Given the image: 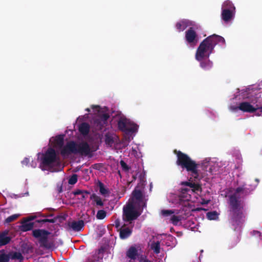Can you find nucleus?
<instances>
[{
  "mask_svg": "<svg viewBox=\"0 0 262 262\" xmlns=\"http://www.w3.org/2000/svg\"><path fill=\"white\" fill-rule=\"evenodd\" d=\"M249 193V190L243 186L236 188L235 192L229 197V220L234 230L244 222V203L240 199L241 195L246 196Z\"/></svg>",
  "mask_w": 262,
  "mask_h": 262,
  "instance_id": "nucleus-1",
  "label": "nucleus"
},
{
  "mask_svg": "<svg viewBox=\"0 0 262 262\" xmlns=\"http://www.w3.org/2000/svg\"><path fill=\"white\" fill-rule=\"evenodd\" d=\"M217 44L225 46L226 42L223 37L215 34L208 36L198 47L195 55V59L200 61L204 58H209Z\"/></svg>",
  "mask_w": 262,
  "mask_h": 262,
  "instance_id": "nucleus-2",
  "label": "nucleus"
},
{
  "mask_svg": "<svg viewBox=\"0 0 262 262\" xmlns=\"http://www.w3.org/2000/svg\"><path fill=\"white\" fill-rule=\"evenodd\" d=\"M177 155V160L176 163L183 169H186L188 172L191 173L192 177L195 179H199V174L198 166L195 162L192 160L187 154L177 150H174Z\"/></svg>",
  "mask_w": 262,
  "mask_h": 262,
  "instance_id": "nucleus-3",
  "label": "nucleus"
},
{
  "mask_svg": "<svg viewBox=\"0 0 262 262\" xmlns=\"http://www.w3.org/2000/svg\"><path fill=\"white\" fill-rule=\"evenodd\" d=\"M51 233L45 229H36L32 230V236L37 239L39 246L47 249L54 246V241L49 235Z\"/></svg>",
  "mask_w": 262,
  "mask_h": 262,
  "instance_id": "nucleus-4",
  "label": "nucleus"
},
{
  "mask_svg": "<svg viewBox=\"0 0 262 262\" xmlns=\"http://www.w3.org/2000/svg\"><path fill=\"white\" fill-rule=\"evenodd\" d=\"M41 161L42 166L50 170L52 169L55 166L59 165L60 163V159L53 148H49L42 155Z\"/></svg>",
  "mask_w": 262,
  "mask_h": 262,
  "instance_id": "nucleus-5",
  "label": "nucleus"
},
{
  "mask_svg": "<svg viewBox=\"0 0 262 262\" xmlns=\"http://www.w3.org/2000/svg\"><path fill=\"white\" fill-rule=\"evenodd\" d=\"M181 185L189 187V188H182L179 194V200L181 201H189L191 198L190 193L196 191H202L201 185L192 182H182Z\"/></svg>",
  "mask_w": 262,
  "mask_h": 262,
  "instance_id": "nucleus-6",
  "label": "nucleus"
},
{
  "mask_svg": "<svg viewBox=\"0 0 262 262\" xmlns=\"http://www.w3.org/2000/svg\"><path fill=\"white\" fill-rule=\"evenodd\" d=\"M141 213L138 211L133 203H128L123 208V220L132 224L133 221L136 220Z\"/></svg>",
  "mask_w": 262,
  "mask_h": 262,
  "instance_id": "nucleus-7",
  "label": "nucleus"
},
{
  "mask_svg": "<svg viewBox=\"0 0 262 262\" xmlns=\"http://www.w3.org/2000/svg\"><path fill=\"white\" fill-rule=\"evenodd\" d=\"M118 127L120 130L126 133H135L138 129V126L136 124L131 123L126 118H121L118 121Z\"/></svg>",
  "mask_w": 262,
  "mask_h": 262,
  "instance_id": "nucleus-8",
  "label": "nucleus"
},
{
  "mask_svg": "<svg viewBox=\"0 0 262 262\" xmlns=\"http://www.w3.org/2000/svg\"><path fill=\"white\" fill-rule=\"evenodd\" d=\"M92 150L89 144L85 141H82L77 143L76 154H79L82 156H91Z\"/></svg>",
  "mask_w": 262,
  "mask_h": 262,
  "instance_id": "nucleus-9",
  "label": "nucleus"
},
{
  "mask_svg": "<svg viewBox=\"0 0 262 262\" xmlns=\"http://www.w3.org/2000/svg\"><path fill=\"white\" fill-rule=\"evenodd\" d=\"M185 38L186 41L191 46H195L199 41V36L192 27H190L186 32Z\"/></svg>",
  "mask_w": 262,
  "mask_h": 262,
  "instance_id": "nucleus-10",
  "label": "nucleus"
},
{
  "mask_svg": "<svg viewBox=\"0 0 262 262\" xmlns=\"http://www.w3.org/2000/svg\"><path fill=\"white\" fill-rule=\"evenodd\" d=\"M76 145L77 143L73 141L68 142L61 150V155L63 156H69L72 154L76 155Z\"/></svg>",
  "mask_w": 262,
  "mask_h": 262,
  "instance_id": "nucleus-11",
  "label": "nucleus"
},
{
  "mask_svg": "<svg viewBox=\"0 0 262 262\" xmlns=\"http://www.w3.org/2000/svg\"><path fill=\"white\" fill-rule=\"evenodd\" d=\"M110 117L108 114L105 113L99 116L94 120V124L98 129L101 130L107 123V119Z\"/></svg>",
  "mask_w": 262,
  "mask_h": 262,
  "instance_id": "nucleus-12",
  "label": "nucleus"
},
{
  "mask_svg": "<svg viewBox=\"0 0 262 262\" xmlns=\"http://www.w3.org/2000/svg\"><path fill=\"white\" fill-rule=\"evenodd\" d=\"M68 227L73 231L78 232L81 231L84 226V222L83 220L78 221H73L68 223Z\"/></svg>",
  "mask_w": 262,
  "mask_h": 262,
  "instance_id": "nucleus-13",
  "label": "nucleus"
},
{
  "mask_svg": "<svg viewBox=\"0 0 262 262\" xmlns=\"http://www.w3.org/2000/svg\"><path fill=\"white\" fill-rule=\"evenodd\" d=\"M238 109L244 112L252 113L255 112L258 108L254 107L249 102H243L239 104Z\"/></svg>",
  "mask_w": 262,
  "mask_h": 262,
  "instance_id": "nucleus-14",
  "label": "nucleus"
},
{
  "mask_svg": "<svg viewBox=\"0 0 262 262\" xmlns=\"http://www.w3.org/2000/svg\"><path fill=\"white\" fill-rule=\"evenodd\" d=\"M234 12L227 9H222V19L225 23L229 22L234 17Z\"/></svg>",
  "mask_w": 262,
  "mask_h": 262,
  "instance_id": "nucleus-15",
  "label": "nucleus"
},
{
  "mask_svg": "<svg viewBox=\"0 0 262 262\" xmlns=\"http://www.w3.org/2000/svg\"><path fill=\"white\" fill-rule=\"evenodd\" d=\"M191 26H192V23L190 20L182 19L176 24V27L179 32H181Z\"/></svg>",
  "mask_w": 262,
  "mask_h": 262,
  "instance_id": "nucleus-16",
  "label": "nucleus"
},
{
  "mask_svg": "<svg viewBox=\"0 0 262 262\" xmlns=\"http://www.w3.org/2000/svg\"><path fill=\"white\" fill-rule=\"evenodd\" d=\"M132 233V229L129 227H125L124 225L120 229L119 235L121 239H124L130 236Z\"/></svg>",
  "mask_w": 262,
  "mask_h": 262,
  "instance_id": "nucleus-17",
  "label": "nucleus"
},
{
  "mask_svg": "<svg viewBox=\"0 0 262 262\" xmlns=\"http://www.w3.org/2000/svg\"><path fill=\"white\" fill-rule=\"evenodd\" d=\"M199 61L200 62V67L204 70H209L213 67V62L208 58L203 59Z\"/></svg>",
  "mask_w": 262,
  "mask_h": 262,
  "instance_id": "nucleus-18",
  "label": "nucleus"
},
{
  "mask_svg": "<svg viewBox=\"0 0 262 262\" xmlns=\"http://www.w3.org/2000/svg\"><path fill=\"white\" fill-rule=\"evenodd\" d=\"M138 255V250L135 247H130L126 252V256L131 259L135 260Z\"/></svg>",
  "mask_w": 262,
  "mask_h": 262,
  "instance_id": "nucleus-19",
  "label": "nucleus"
},
{
  "mask_svg": "<svg viewBox=\"0 0 262 262\" xmlns=\"http://www.w3.org/2000/svg\"><path fill=\"white\" fill-rule=\"evenodd\" d=\"M90 125L86 122L81 123L79 126V131L83 135L85 136L89 134L90 132Z\"/></svg>",
  "mask_w": 262,
  "mask_h": 262,
  "instance_id": "nucleus-20",
  "label": "nucleus"
},
{
  "mask_svg": "<svg viewBox=\"0 0 262 262\" xmlns=\"http://www.w3.org/2000/svg\"><path fill=\"white\" fill-rule=\"evenodd\" d=\"M7 231H5L0 234V246L6 245L10 242L11 238L7 236Z\"/></svg>",
  "mask_w": 262,
  "mask_h": 262,
  "instance_id": "nucleus-21",
  "label": "nucleus"
},
{
  "mask_svg": "<svg viewBox=\"0 0 262 262\" xmlns=\"http://www.w3.org/2000/svg\"><path fill=\"white\" fill-rule=\"evenodd\" d=\"M9 259H11L13 260L17 259L20 261V262H21L24 260V256H23L22 254L18 252H15V251H11L9 252L8 253Z\"/></svg>",
  "mask_w": 262,
  "mask_h": 262,
  "instance_id": "nucleus-22",
  "label": "nucleus"
},
{
  "mask_svg": "<svg viewBox=\"0 0 262 262\" xmlns=\"http://www.w3.org/2000/svg\"><path fill=\"white\" fill-rule=\"evenodd\" d=\"M34 223L28 222L26 220L20 226V230L23 232L31 230L34 227Z\"/></svg>",
  "mask_w": 262,
  "mask_h": 262,
  "instance_id": "nucleus-23",
  "label": "nucleus"
},
{
  "mask_svg": "<svg viewBox=\"0 0 262 262\" xmlns=\"http://www.w3.org/2000/svg\"><path fill=\"white\" fill-rule=\"evenodd\" d=\"M98 186L99 188V192L101 193V194L104 196L108 195L110 193L109 190L108 189L105 187L103 183H102L100 181H99L98 183Z\"/></svg>",
  "mask_w": 262,
  "mask_h": 262,
  "instance_id": "nucleus-24",
  "label": "nucleus"
},
{
  "mask_svg": "<svg viewBox=\"0 0 262 262\" xmlns=\"http://www.w3.org/2000/svg\"><path fill=\"white\" fill-rule=\"evenodd\" d=\"M20 248L21 250L24 254H29L33 251L32 247L27 243H23L21 245Z\"/></svg>",
  "mask_w": 262,
  "mask_h": 262,
  "instance_id": "nucleus-25",
  "label": "nucleus"
},
{
  "mask_svg": "<svg viewBox=\"0 0 262 262\" xmlns=\"http://www.w3.org/2000/svg\"><path fill=\"white\" fill-rule=\"evenodd\" d=\"M222 9H227L235 11V8L231 1L227 0L223 3Z\"/></svg>",
  "mask_w": 262,
  "mask_h": 262,
  "instance_id": "nucleus-26",
  "label": "nucleus"
},
{
  "mask_svg": "<svg viewBox=\"0 0 262 262\" xmlns=\"http://www.w3.org/2000/svg\"><path fill=\"white\" fill-rule=\"evenodd\" d=\"M150 248L155 253L159 254L160 252V243L159 241L152 242L150 245Z\"/></svg>",
  "mask_w": 262,
  "mask_h": 262,
  "instance_id": "nucleus-27",
  "label": "nucleus"
},
{
  "mask_svg": "<svg viewBox=\"0 0 262 262\" xmlns=\"http://www.w3.org/2000/svg\"><path fill=\"white\" fill-rule=\"evenodd\" d=\"M90 199L91 200H93L97 206H103L104 205L100 197L96 195L95 193H93L91 195Z\"/></svg>",
  "mask_w": 262,
  "mask_h": 262,
  "instance_id": "nucleus-28",
  "label": "nucleus"
},
{
  "mask_svg": "<svg viewBox=\"0 0 262 262\" xmlns=\"http://www.w3.org/2000/svg\"><path fill=\"white\" fill-rule=\"evenodd\" d=\"M133 196L136 200L141 201L143 199V194L140 190H135L133 192Z\"/></svg>",
  "mask_w": 262,
  "mask_h": 262,
  "instance_id": "nucleus-29",
  "label": "nucleus"
},
{
  "mask_svg": "<svg viewBox=\"0 0 262 262\" xmlns=\"http://www.w3.org/2000/svg\"><path fill=\"white\" fill-rule=\"evenodd\" d=\"M58 219H59V222H61L62 221L66 219V217L61 215H57L52 219H46L45 221H46V223L49 222L51 223H54L56 222Z\"/></svg>",
  "mask_w": 262,
  "mask_h": 262,
  "instance_id": "nucleus-30",
  "label": "nucleus"
},
{
  "mask_svg": "<svg viewBox=\"0 0 262 262\" xmlns=\"http://www.w3.org/2000/svg\"><path fill=\"white\" fill-rule=\"evenodd\" d=\"M55 143L56 145L59 147L63 146L64 143L63 137L62 135L56 136L55 139Z\"/></svg>",
  "mask_w": 262,
  "mask_h": 262,
  "instance_id": "nucleus-31",
  "label": "nucleus"
},
{
  "mask_svg": "<svg viewBox=\"0 0 262 262\" xmlns=\"http://www.w3.org/2000/svg\"><path fill=\"white\" fill-rule=\"evenodd\" d=\"M104 252V248L102 247H101L100 248H99L98 251L97 253L95 254L96 256H97V258L95 259V261H98L99 260L102 259L103 258V254Z\"/></svg>",
  "mask_w": 262,
  "mask_h": 262,
  "instance_id": "nucleus-32",
  "label": "nucleus"
},
{
  "mask_svg": "<svg viewBox=\"0 0 262 262\" xmlns=\"http://www.w3.org/2000/svg\"><path fill=\"white\" fill-rule=\"evenodd\" d=\"M2 251H1L0 253V262H9L10 260L9 254L2 253Z\"/></svg>",
  "mask_w": 262,
  "mask_h": 262,
  "instance_id": "nucleus-33",
  "label": "nucleus"
},
{
  "mask_svg": "<svg viewBox=\"0 0 262 262\" xmlns=\"http://www.w3.org/2000/svg\"><path fill=\"white\" fill-rule=\"evenodd\" d=\"M106 215V213L104 210H98L97 213L96 217L97 219L102 220L105 217Z\"/></svg>",
  "mask_w": 262,
  "mask_h": 262,
  "instance_id": "nucleus-34",
  "label": "nucleus"
},
{
  "mask_svg": "<svg viewBox=\"0 0 262 262\" xmlns=\"http://www.w3.org/2000/svg\"><path fill=\"white\" fill-rule=\"evenodd\" d=\"M19 214H14L12 215L8 216L5 221L6 223H10L16 220L19 216Z\"/></svg>",
  "mask_w": 262,
  "mask_h": 262,
  "instance_id": "nucleus-35",
  "label": "nucleus"
},
{
  "mask_svg": "<svg viewBox=\"0 0 262 262\" xmlns=\"http://www.w3.org/2000/svg\"><path fill=\"white\" fill-rule=\"evenodd\" d=\"M77 175L76 174H73L69 179L68 183L70 185H74L77 182Z\"/></svg>",
  "mask_w": 262,
  "mask_h": 262,
  "instance_id": "nucleus-36",
  "label": "nucleus"
},
{
  "mask_svg": "<svg viewBox=\"0 0 262 262\" xmlns=\"http://www.w3.org/2000/svg\"><path fill=\"white\" fill-rule=\"evenodd\" d=\"M171 223L174 225H177L179 222L181 221V218L179 216L173 215L170 219Z\"/></svg>",
  "mask_w": 262,
  "mask_h": 262,
  "instance_id": "nucleus-37",
  "label": "nucleus"
},
{
  "mask_svg": "<svg viewBox=\"0 0 262 262\" xmlns=\"http://www.w3.org/2000/svg\"><path fill=\"white\" fill-rule=\"evenodd\" d=\"M217 213L215 211H211L207 213V217L210 220H215L217 217Z\"/></svg>",
  "mask_w": 262,
  "mask_h": 262,
  "instance_id": "nucleus-38",
  "label": "nucleus"
},
{
  "mask_svg": "<svg viewBox=\"0 0 262 262\" xmlns=\"http://www.w3.org/2000/svg\"><path fill=\"white\" fill-rule=\"evenodd\" d=\"M174 213V211L171 210H162L161 211V214L164 216H168Z\"/></svg>",
  "mask_w": 262,
  "mask_h": 262,
  "instance_id": "nucleus-39",
  "label": "nucleus"
},
{
  "mask_svg": "<svg viewBox=\"0 0 262 262\" xmlns=\"http://www.w3.org/2000/svg\"><path fill=\"white\" fill-rule=\"evenodd\" d=\"M120 163V165L123 170H124L125 171L129 170V169L130 168L127 165V164L123 160H121Z\"/></svg>",
  "mask_w": 262,
  "mask_h": 262,
  "instance_id": "nucleus-40",
  "label": "nucleus"
},
{
  "mask_svg": "<svg viewBox=\"0 0 262 262\" xmlns=\"http://www.w3.org/2000/svg\"><path fill=\"white\" fill-rule=\"evenodd\" d=\"M114 142L113 139L112 137L109 136H105V143L107 144H112Z\"/></svg>",
  "mask_w": 262,
  "mask_h": 262,
  "instance_id": "nucleus-41",
  "label": "nucleus"
},
{
  "mask_svg": "<svg viewBox=\"0 0 262 262\" xmlns=\"http://www.w3.org/2000/svg\"><path fill=\"white\" fill-rule=\"evenodd\" d=\"M239 238L238 237V236H236L235 237H234V239L233 240V241H232L231 243V247L232 248L234 246H235L239 242Z\"/></svg>",
  "mask_w": 262,
  "mask_h": 262,
  "instance_id": "nucleus-42",
  "label": "nucleus"
},
{
  "mask_svg": "<svg viewBox=\"0 0 262 262\" xmlns=\"http://www.w3.org/2000/svg\"><path fill=\"white\" fill-rule=\"evenodd\" d=\"M90 194V192L86 190H83V193L81 194V199L85 200L88 197V195Z\"/></svg>",
  "mask_w": 262,
  "mask_h": 262,
  "instance_id": "nucleus-43",
  "label": "nucleus"
},
{
  "mask_svg": "<svg viewBox=\"0 0 262 262\" xmlns=\"http://www.w3.org/2000/svg\"><path fill=\"white\" fill-rule=\"evenodd\" d=\"M30 162V160L28 158H25L21 161V164L23 165L27 166Z\"/></svg>",
  "mask_w": 262,
  "mask_h": 262,
  "instance_id": "nucleus-44",
  "label": "nucleus"
},
{
  "mask_svg": "<svg viewBox=\"0 0 262 262\" xmlns=\"http://www.w3.org/2000/svg\"><path fill=\"white\" fill-rule=\"evenodd\" d=\"M82 193H83V190H80V189H77L73 192V193L75 195L82 194Z\"/></svg>",
  "mask_w": 262,
  "mask_h": 262,
  "instance_id": "nucleus-45",
  "label": "nucleus"
},
{
  "mask_svg": "<svg viewBox=\"0 0 262 262\" xmlns=\"http://www.w3.org/2000/svg\"><path fill=\"white\" fill-rule=\"evenodd\" d=\"M146 256L143 255H141L138 257V260L140 262H143L144 260H147Z\"/></svg>",
  "mask_w": 262,
  "mask_h": 262,
  "instance_id": "nucleus-46",
  "label": "nucleus"
},
{
  "mask_svg": "<svg viewBox=\"0 0 262 262\" xmlns=\"http://www.w3.org/2000/svg\"><path fill=\"white\" fill-rule=\"evenodd\" d=\"M210 202V200H205V199H201V204L202 205H207Z\"/></svg>",
  "mask_w": 262,
  "mask_h": 262,
  "instance_id": "nucleus-47",
  "label": "nucleus"
},
{
  "mask_svg": "<svg viewBox=\"0 0 262 262\" xmlns=\"http://www.w3.org/2000/svg\"><path fill=\"white\" fill-rule=\"evenodd\" d=\"M35 218H36V216L31 215V216L28 217L27 219H26V221H27V222H29V221H32L33 220H34Z\"/></svg>",
  "mask_w": 262,
  "mask_h": 262,
  "instance_id": "nucleus-48",
  "label": "nucleus"
},
{
  "mask_svg": "<svg viewBox=\"0 0 262 262\" xmlns=\"http://www.w3.org/2000/svg\"><path fill=\"white\" fill-rule=\"evenodd\" d=\"M115 224L116 228H118L120 227V221L119 219L116 220L115 221Z\"/></svg>",
  "mask_w": 262,
  "mask_h": 262,
  "instance_id": "nucleus-49",
  "label": "nucleus"
},
{
  "mask_svg": "<svg viewBox=\"0 0 262 262\" xmlns=\"http://www.w3.org/2000/svg\"><path fill=\"white\" fill-rule=\"evenodd\" d=\"M45 219H42V220H37L36 222L39 223H46V221H45Z\"/></svg>",
  "mask_w": 262,
  "mask_h": 262,
  "instance_id": "nucleus-50",
  "label": "nucleus"
},
{
  "mask_svg": "<svg viewBox=\"0 0 262 262\" xmlns=\"http://www.w3.org/2000/svg\"><path fill=\"white\" fill-rule=\"evenodd\" d=\"M231 110H232L233 111H236V110H237V109H238V106H237V107H235V106H231Z\"/></svg>",
  "mask_w": 262,
  "mask_h": 262,
  "instance_id": "nucleus-51",
  "label": "nucleus"
},
{
  "mask_svg": "<svg viewBox=\"0 0 262 262\" xmlns=\"http://www.w3.org/2000/svg\"><path fill=\"white\" fill-rule=\"evenodd\" d=\"M40 216L41 217H48V214L40 213Z\"/></svg>",
  "mask_w": 262,
  "mask_h": 262,
  "instance_id": "nucleus-52",
  "label": "nucleus"
},
{
  "mask_svg": "<svg viewBox=\"0 0 262 262\" xmlns=\"http://www.w3.org/2000/svg\"><path fill=\"white\" fill-rule=\"evenodd\" d=\"M62 192V187L61 186L59 189H58V192L59 193H60Z\"/></svg>",
  "mask_w": 262,
  "mask_h": 262,
  "instance_id": "nucleus-53",
  "label": "nucleus"
},
{
  "mask_svg": "<svg viewBox=\"0 0 262 262\" xmlns=\"http://www.w3.org/2000/svg\"><path fill=\"white\" fill-rule=\"evenodd\" d=\"M143 262H151V261L149 259H147V260H144Z\"/></svg>",
  "mask_w": 262,
  "mask_h": 262,
  "instance_id": "nucleus-54",
  "label": "nucleus"
},
{
  "mask_svg": "<svg viewBox=\"0 0 262 262\" xmlns=\"http://www.w3.org/2000/svg\"><path fill=\"white\" fill-rule=\"evenodd\" d=\"M258 109H259L260 110V112L261 113H262V106L261 107H260L259 108H257Z\"/></svg>",
  "mask_w": 262,
  "mask_h": 262,
  "instance_id": "nucleus-55",
  "label": "nucleus"
},
{
  "mask_svg": "<svg viewBox=\"0 0 262 262\" xmlns=\"http://www.w3.org/2000/svg\"><path fill=\"white\" fill-rule=\"evenodd\" d=\"M53 216V214H48V216Z\"/></svg>",
  "mask_w": 262,
  "mask_h": 262,
  "instance_id": "nucleus-56",
  "label": "nucleus"
},
{
  "mask_svg": "<svg viewBox=\"0 0 262 262\" xmlns=\"http://www.w3.org/2000/svg\"><path fill=\"white\" fill-rule=\"evenodd\" d=\"M85 110H86V111H87V112H90V108H86Z\"/></svg>",
  "mask_w": 262,
  "mask_h": 262,
  "instance_id": "nucleus-57",
  "label": "nucleus"
},
{
  "mask_svg": "<svg viewBox=\"0 0 262 262\" xmlns=\"http://www.w3.org/2000/svg\"><path fill=\"white\" fill-rule=\"evenodd\" d=\"M256 233H257V234H260V233L259 231H256Z\"/></svg>",
  "mask_w": 262,
  "mask_h": 262,
  "instance_id": "nucleus-58",
  "label": "nucleus"
}]
</instances>
